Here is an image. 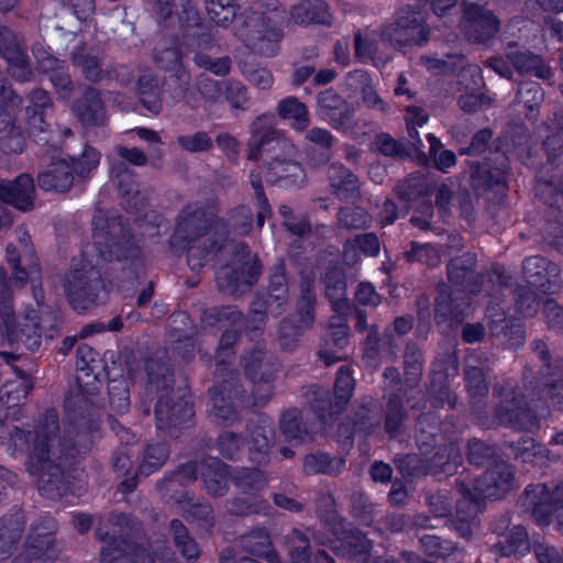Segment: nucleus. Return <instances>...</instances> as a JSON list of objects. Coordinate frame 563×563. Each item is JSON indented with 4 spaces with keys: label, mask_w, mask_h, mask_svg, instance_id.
<instances>
[{
    "label": "nucleus",
    "mask_w": 563,
    "mask_h": 563,
    "mask_svg": "<svg viewBox=\"0 0 563 563\" xmlns=\"http://www.w3.org/2000/svg\"><path fill=\"white\" fill-rule=\"evenodd\" d=\"M527 504L532 507V514L539 525L550 522V511L563 510V483L551 490L547 485H538L526 493Z\"/></svg>",
    "instance_id": "obj_9"
},
{
    "label": "nucleus",
    "mask_w": 563,
    "mask_h": 563,
    "mask_svg": "<svg viewBox=\"0 0 563 563\" xmlns=\"http://www.w3.org/2000/svg\"><path fill=\"white\" fill-rule=\"evenodd\" d=\"M410 261H418L428 266H435L440 263V255L438 250L429 244H412L411 251L408 254Z\"/></svg>",
    "instance_id": "obj_39"
},
{
    "label": "nucleus",
    "mask_w": 563,
    "mask_h": 563,
    "mask_svg": "<svg viewBox=\"0 0 563 563\" xmlns=\"http://www.w3.org/2000/svg\"><path fill=\"white\" fill-rule=\"evenodd\" d=\"M31 103L32 106L26 109L30 114L29 133L45 132L43 115L45 109L51 104L49 97L44 90H35L31 96Z\"/></svg>",
    "instance_id": "obj_23"
},
{
    "label": "nucleus",
    "mask_w": 563,
    "mask_h": 563,
    "mask_svg": "<svg viewBox=\"0 0 563 563\" xmlns=\"http://www.w3.org/2000/svg\"><path fill=\"white\" fill-rule=\"evenodd\" d=\"M194 416L192 408L187 400H179L170 406L167 399L161 398L156 405V423L158 429L178 426Z\"/></svg>",
    "instance_id": "obj_16"
},
{
    "label": "nucleus",
    "mask_w": 563,
    "mask_h": 563,
    "mask_svg": "<svg viewBox=\"0 0 563 563\" xmlns=\"http://www.w3.org/2000/svg\"><path fill=\"white\" fill-rule=\"evenodd\" d=\"M371 548V542L363 533L354 532V560L365 561Z\"/></svg>",
    "instance_id": "obj_58"
},
{
    "label": "nucleus",
    "mask_w": 563,
    "mask_h": 563,
    "mask_svg": "<svg viewBox=\"0 0 563 563\" xmlns=\"http://www.w3.org/2000/svg\"><path fill=\"white\" fill-rule=\"evenodd\" d=\"M354 51L360 58L364 60L371 59L375 65H378V60L374 56L376 40L373 34L356 37L354 41Z\"/></svg>",
    "instance_id": "obj_41"
},
{
    "label": "nucleus",
    "mask_w": 563,
    "mask_h": 563,
    "mask_svg": "<svg viewBox=\"0 0 563 563\" xmlns=\"http://www.w3.org/2000/svg\"><path fill=\"white\" fill-rule=\"evenodd\" d=\"M41 67L44 71L57 70L56 74L51 76V81L57 90L62 91L68 88L70 81L66 73L59 65V62L54 57H48L41 62Z\"/></svg>",
    "instance_id": "obj_40"
},
{
    "label": "nucleus",
    "mask_w": 563,
    "mask_h": 563,
    "mask_svg": "<svg viewBox=\"0 0 563 563\" xmlns=\"http://www.w3.org/2000/svg\"><path fill=\"white\" fill-rule=\"evenodd\" d=\"M318 104L328 115H335V112L342 114L346 109V103L342 98L332 89L321 92L318 97Z\"/></svg>",
    "instance_id": "obj_38"
},
{
    "label": "nucleus",
    "mask_w": 563,
    "mask_h": 563,
    "mask_svg": "<svg viewBox=\"0 0 563 563\" xmlns=\"http://www.w3.org/2000/svg\"><path fill=\"white\" fill-rule=\"evenodd\" d=\"M209 467H213L214 472L205 474V483L209 493L213 495H222L227 489L228 484V470L219 461L211 459L208 464Z\"/></svg>",
    "instance_id": "obj_28"
},
{
    "label": "nucleus",
    "mask_w": 563,
    "mask_h": 563,
    "mask_svg": "<svg viewBox=\"0 0 563 563\" xmlns=\"http://www.w3.org/2000/svg\"><path fill=\"white\" fill-rule=\"evenodd\" d=\"M178 142L183 148L190 152L205 151L211 144L210 137L203 132H197L191 136H180Z\"/></svg>",
    "instance_id": "obj_47"
},
{
    "label": "nucleus",
    "mask_w": 563,
    "mask_h": 563,
    "mask_svg": "<svg viewBox=\"0 0 563 563\" xmlns=\"http://www.w3.org/2000/svg\"><path fill=\"white\" fill-rule=\"evenodd\" d=\"M225 98L230 100V102L234 107H240L242 102L245 101V89L240 84L232 85L227 89Z\"/></svg>",
    "instance_id": "obj_60"
},
{
    "label": "nucleus",
    "mask_w": 563,
    "mask_h": 563,
    "mask_svg": "<svg viewBox=\"0 0 563 563\" xmlns=\"http://www.w3.org/2000/svg\"><path fill=\"white\" fill-rule=\"evenodd\" d=\"M87 101L89 104L81 109L78 107L76 109V113L78 118L85 124L96 123L102 117V107L98 95L95 91H90L87 93Z\"/></svg>",
    "instance_id": "obj_37"
},
{
    "label": "nucleus",
    "mask_w": 563,
    "mask_h": 563,
    "mask_svg": "<svg viewBox=\"0 0 563 563\" xmlns=\"http://www.w3.org/2000/svg\"><path fill=\"white\" fill-rule=\"evenodd\" d=\"M57 413L48 410L43 421L31 429H21L13 426L9 418L0 422L1 444L7 446L9 454L27 455V470L31 475L38 477V489L48 498L63 495V474L59 465L52 463V456H56L59 448L55 446L57 431Z\"/></svg>",
    "instance_id": "obj_1"
},
{
    "label": "nucleus",
    "mask_w": 563,
    "mask_h": 563,
    "mask_svg": "<svg viewBox=\"0 0 563 563\" xmlns=\"http://www.w3.org/2000/svg\"><path fill=\"white\" fill-rule=\"evenodd\" d=\"M331 187L340 198H349L351 175L342 164H332L329 168Z\"/></svg>",
    "instance_id": "obj_29"
},
{
    "label": "nucleus",
    "mask_w": 563,
    "mask_h": 563,
    "mask_svg": "<svg viewBox=\"0 0 563 563\" xmlns=\"http://www.w3.org/2000/svg\"><path fill=\"white\" fill-rule=\"evenodd\" d=\"M34 192V181L30 175H20L14 181L0 180V200L16 209H30Z\"/></svg>",
    "instance_id": "obj_12"
},
{
    "label": "nucleus",
    "mask_w": 563,
    "mask_h": 563,
    "mask_svg": "<svg viewBox=\"0 0 563 563\" xmlns=\"http://www.w3.org/2000/svg\"><path fill=\"white\" fill-rule=\"evenodd\" d=\"M330 19L328 4L321 0H302L290 9V20L296 24H325Z\"/></svg>",
    "instance_id": "obj_15"
},
{
    "label": "nucleus",
    "mask_w": 563,
    "mask_h": 563,
    "mask_svg": "<svg viewBox=\"0 0 563 563\" xmlns=\"http://www.w3.org/2000/svg\"><path fill=\"white\" fill-rule=\"evenodd\" d=\"M109 402L117 412H122L129 407V391L124 380H111L109 384Z\"/></svg>",
    "instance_id": "obj_36"
},
{
    "label": "nucleus",
    "mask_w": 563,
    "mask_h": 563,
    "mask_svg": "<svg viewBox=\"0 0 563 563\" xmlns=\"http://www.w3.org/2000/svg\"><path fill=\"white\" fill-rule=\"evenodd\" d=\"M251 184L261 203L260 211L257 214V225L262 227L264 224L265 218L269 214V208L266 199L263 197L262 180L258 174H255L254 172L251 173Z\"/></svg>",
    "instance_id": "obj_49"
},
{
    "label": "nucleus",
    "mask_w": 563,
    "mask_h": 563,
    "mask_svg": "<svg viewBox=\"0 0 563 563\" xmlns=\"http://www.w3.org/2000/svg\"><path fill=\"white\" fill-rule=\"evenodd\" d=\"M306 139L322 146L330 145V134L323 129L314 128L308 131Z\"/></svg>",
    "instance_id": "obj_61"
},
{
    "label": "nucleus",
    "mask_w": 563,
    "mask_h": 563,
    "mask_svg": "<svg viewBox=\"0 0 563 563\" xmlns=\"http://www.w3.org/2000/svg\"><path fill=\"white\" fill-rule=\"evenodd\" d=\"M7 258L10 265L12 266L13 278L16 282L24 283L30 275L38 273V264L31 260L30 262V272H25L24 268L19 266V258L15 256V249L9 246L7 249Z\"/></svg>",
    "instance_id": "obj_44"
},
{
    "label": "nucleus",
    "mask_w": 563,
    "mask_h": 563,
    "mask_svg": "<svg viewBox=\"0 0 563 563\" xmlns=\"http://www.w3.org/2000/svg\"><path fill=\"white\" fill-rule=\"evenodd\" d=\"M541 97L542 93L536 84L522 86L519 90L520 101L530 109L541 100Z\"/></svg>",
    "instance_id": "obj_54"
},
{
    "label": "nucleus",
    "mask_w": 563,
    "mask_h": 563,
    "mask_svg": "<svg viewBox=\"0 0 563 563\" xmlns=\"http://www.w3.org/2000/svg\"><path fill=\"white\" fill-rule=\"evenodd\" d=\"M361 250L364 254L374 256L379 251V242L375 234L366 233L357 235L354 239V247Z\"/></svg>",
    "instance_id": "obj_50"
},
{
    "label": "nucleus",
    "mask_w": 563,
    "mask_h": 563,
    "mask_svg": "<svg viewBox=\"0 0 563 563\" xmlns=\"http://www.w3.org/2000/svg\"><path fill=\"white\" fill-rule=\"evenodd\" d=\"M212 223V213L197 206H188L178 217L174 243L178 240H185L198 235L202 230L210 231Z\"/></svg>",
    "instance_id": "obj_13"
},
{
    "label": "nucleus",
    "mask_w": 563,
    "mask_h": 563,
    "mask_svg": "<svg viewBox=\"0 0 563 563\" xmlns=\"http://www.w3.org/2000/svg\"><path fill=\"white\" fill-rule=\"evenodd\" d=\"M22 528L23 517L19 511L0 520V561L11 554L20 539Z\"/></svg>",
    "instance_id": "obj_18"
},
{
    "label": "nucleus",
    "mask_w": 563,
    "mask_h": 563,
    "mask_svg": "<svg viewBox=\"0 0 563 563\" xmlns=\"http://www.w3.org/2000/svg\"><path fill=\"white\" fill-rule=\"evenodd\" d=\"M352 396V373L349 365L340 367L335 385L334 398L332 404V415L339 416L349 406Z\"/></svg>",
    "instance_id": "obj_20"
},
{
    "label": "nucleus",
    "mask_w": 563,
    "mask_h": 563,
    "mask_svg": "<svg viewBox=\"0 0 563 563\" xmlns=\"http://www.w3.org/2000/svg\"><path fill=\"white\" fill-rule=\"evenodd\" d=\"M325 294L332 303L335 316L330 325V340L321 349V360L331 365L344 357L343 349L350 343L346 314L350 303L346 299V282L341 271H333L327 275Z\"/></svg>",
    "instance_id": "obj_4"
},
{
    "label": "nucleus",
    "mask_w": 563,
    "mask_h": 563,
    "mask_svg": "<svg viewBox=\"0 0 563 563\" xmlns=\"http://www.w3.org/2000/svg\"><path fill=\"white\" fill-rule=\"evenodd\" d=\"M219 449L228 457H232L239 450V440L231 433H225L219 439Z\"/></svg>",
    "instance_id": "obj_57"
},
{
    "label": "nucleus",
    "mask_w": 563,
    "mask_h": 563,
    "mask_svg": "<svg viewBox=\"0 0 563 563\" xmlns=\"http://www.w3.org/2000/svg\"><path fill=\"white\" fill-rule=\"evenodd\" d=\"M429 30L421 14L401 10L396 21L387 26L382 37L390 44L404 48L409 44L421 45L428 40Z\"/></svg>",
    "instance_id": "obj_7"
},
{
    "label": "nucleus",
    "mask_w": 563,
    "mask_h": 563,
    "mask_svg": "<svg viewBox=\"0 0 563 563\" xmlns=\"http://www.w3.org/2000/svg\"><path fill=\"white\" fill-rule=\"evenodd\" d=\"M298 540V545L295 547L296 553H291L290 563H310L307 554V540L303 539L298 532H295Z\"/></svg>",
    "instance_id": "obj_59"
},
{
    "label": "nucleus",
    "mask_w": 563,
    "mask_h": 563,
    "mask_svg": "<svg viewBox=\"0 0 563 563\" xmlns=\"http://www.w3.org/2000/svg\"><path fill=\"white\" fill-rule=\"evenodd\" d=\"M492 137V133L488 130L479 131L472 141L471 144V153L477 154L481 153L485 145L488 143V141Z\"/></svg>",
    "instance_id": "obj_63"
},
{
    "label": "nucleus",
    "mask_w": 563,
    "mask_h": 563,
    "mask_svg": "<svg viewBox=\"0 0 563 563\" xmlns=\"http://www.w3.org/2000/svg\"><path fill=\"white\" fill-rule=\"evenodd\" d=\"M98 353L88 345H79L77 349V382L82 393H93L97 390L98 374Z\"/></svg>",
    "instance_id": "obj_14"
},
{
    "label": "nucleus",
    "mask_w": 563,
    "mask_h": 563,
    "mask_svg": "<svg viewBox=\"0 0 563 563\" xmlns=\"http://www.w3.org/2000/svg\"><path fill=\"white\" fill-rule=\"evenodd\" d=\"M467 388L474 395H482L487 391V384L479 368L471 367L465 371Z\"/></svg>",
    "instance_id": "obj_48"
},
{
    "label": "nucleus",
    "mask_w": 563,
    "mask_h": 563,
    "mask_svg": "<svg viewBox=\"0 0 563 563\" xmlns=\"http://www.w3.org/2000/svg\"><path fill=\"white\" fill-rule=\"evenodd\" d=\"M391 476V468L383 462H376L372 467V477L376 482H386Z\"/></svg>",
    "instance_id": "obj_62"
},
{
    "label": "nucleus",
    "mask_w": 563,
    "mask_h": 563,
    "mask_svg": "<svg viewBox=\"0 0 563 563\" xmlns=\"http://www.w3.org/2000/svg\"><path fill=\"white\" fill-rule=\"evenodd\" d=\"M55 529L56 525L51 518H44L33 527L25 547L29 560H38L45 563L53 558L52 536Z\"/></svg>",
    "instance_id": "obj_11"
},
{
    "label": "nucleus",
    "mask_w": 563,
    "mask_h": 563,
    "mask_svg": "<svg viewBox=\"0 0 563 563\" xmlns=\"http://www.w3.org/2000/svg\"><path fill=\"white\" fill-rule=\"evenodd\" d=\"M514 487L510 466L504 462L495 464L473 485V490L463 487L462 498L456 505V516L462 522H471L482 511L486 498H499Z\"/></svg>",
    "instance_id": "obj_5"
},
{
    "label": "nucleus",
    "mask_w": 563,
    "mask_h": 563,
    "mask_svg": "<svg viewBox=\"0 0 563 563\" xmlns=\"http://www.w3.org/2000/svg\"><path fill=\"white\" fill-rule=\"evenodd\" d=\"M428 121L427 113L418 107H409L407 109L406 122L408 129V135L410 142L415 147L422 145V141L419 137L417 126H422Z\"/></svg>",
    "instance_id": "obj_35"
},
{
    "label": "nucleus",
    "mask_w": 563,
    "mask_h": 563,
    "mask_svg": "<svg viewBox=\"0 0 563 563\" xmlns=\"http://www.w3.org/2000/svg\"><path fill=\"white\" fill-rule=\"evenodd\" d=\"M37 319V312L34 310L32 314L16 317L8 301H0V346L8 344L16 351L22 347L31 352L36 351L42 338Z\"/></svg>",
    "instance_id": "obj_6"
},
{
    "label": "nucleus",
    "mask_w": 563,
    "mask_h": 563,
    "mask_svg": "<svg viewBox=\"0 0 563 563\" xmlns=\"http://www.w3.org/2000/svg\"><path fill=\"white\" fill-rule=\"evenodd\" d=\"M461 58L459 56H448V59H437L432 57H428L424 59L426 66L429 70L434 73H446L452 70L456 65L457 60Z\"/></svg>",
    "instance_id": "obj_53"
},
{
    "label": "nucleus",
    "mask_w": 563,
    "mask_h": 563,
    "mask_svg": "<svg viewBox=\"0 0 563 563\" xmlns=\"http://www.w3.org/2000/svg\"><path fill=\"white\" fill-rule=\"evenodd\" d=\"M529 549L528 533L521 526H516L511 529L507 537L506 544L503 547V552L506 555L522 554Z\"/></svg>",
    "instance_id": "obj_32"
},
{
    "label": "nucleus",
    "mask_w": 563,
    "mask_h": 563,
    "mask_svg": "<svg viewBox=\"0 0 563 563\" xmlns=\"http://www.w3.org/2000/svg\"><path fill=\"white\" fill-rule=\"evenodd\" d=\"M71 184L70 166L66 162H57L38 175V186L44 190L66 191Z\"/></svg>",
    "instance_id": "obj_17"
},
{
    "label": "nucleus",
    "mask_w": 563,
    "mask_h": 563,
    "mask_svg": "<svg viewBox=\"0 0 563 563\" xmlns=\"http://www.w3.org/2000/svg\"><path fill=\"white\" fill-rule=\"evenodd\" d=\"M100 162V154L92 147H86L80 157L74 158L70 169L84 177L96 169Z\"/></svg>",
    "instance_id": "obj_34"
},
{
    "label": "nucleus",
    "mask_w": 563,
    "mask_h": 563,
    "mask_svg": "<svg viewBox=\"0 0 563 563\" xmlns=\"http://www.w3.org/2000/svg\"><path fill=\"white\" fill-rule=\"evenodd\" d=\"M102 563H154V558L145 549L125 544L124 548H106L101 553Z\"/></svg>",
    "instance_id": "obj_19"
},
{
    "label": "nucleus",
    "mask_w": 563,
    "mask_h": 563,
    "mask_svg": "<svg viewBox=\"0 0 563 563\" xmlns=\"http://www.w3.org/2000/svg\"><path fill=\"white\" fill-rule=\"evenodd\" d=\"M168 451L164 444L150 445L146 449L143 463L140 466L141 474L148 475L167 460Z\"/></svg>",
    "instance_id": "obj_31"
},
{
    "label": "nucleus",
    "mask_w": 563,
    "mask_h": 563,
    "mask_svg": "<svg viewBox=\"0 0 563 563\" xmlns=\"http://www.w3.org/2000/svg\"><path fill=\"white\" fill-rule=\"evenodd\" d=\"M280 428L287 438L305 441V438L300 435L299 412L297 410H289L283 415Z\"/></svg>",
    "instance_id": "obj_45"
},
{
    "label": "nucleus",
    "mask_w": 563,
    "mask_h": 563,
    "mask_svg": "<svg viewBox=\"0 0 563 563\" xmlns=\"http://www.w3.org/2000/svg\"><path fill=\"white\" fill-rule=\"evenodd\" d=\"M498 25L492 12L471 0L465 1L462 27L466 36L477 42H485L498 31Z\"/></svg>",
    "instance_id": "obj_8"
},
{
    "label": "nucleus",
    "mask_w": 563,
    "mask_h": 563,
    "mask_svg": "<svg viewBox=\"0 0 563 563\" xmlns=\"http://www.w3.org/2000/svg\"><path fill=\"white\" fill-rule=\"evenodd\" d=\"M170 529L174 533L176 545L179 548L183 555L187 559L197 558L199 554L197 544L188 537L184 525L178 520H173L170 522Z\"/></svg>",
    "instance_id": "obj_30"
},
{
    "label": "nucleus",
    "mask_w": 563,
    "mask_h": 563,
    "mask_svg": "<svg viewBox=\"0 0 563 563\" xmlns=\"http://www.w3.org/2000/svg\"><path fill=\"white\" fill-rule=\"evenodd\" d=\"M427 139L430 144V154L433 157L437 167L442 172H446L455 164V154L452 151L442 150L441 142L434 135L428 134Z\"/></svg>",
    "instance_id": "obj_33"
},
{
    "label": "nucleus",
    "mask_w": 563,
    "mask_h": 563,
    "mask_svg": "<svg viewBox=\"0 0 563 563\" xmlns=\"http://www.w3.org/2000/svg\"><path fill=\"white\" fill-rule=\"evenodd\" d=\"M250 159H261L265 168L267 183L283 187H299L305 183L306 174L297 162L298 150L287 137L274 129V117L263 114L251 126Z\"/></svg>",
    "instance_id": "obj_2"
},
{
    "label": "nucleus",
    "mask_w": 563,
    "mask_h": 563,
    "mask_svg": "<svg viewBox=\"0 0 563 563\" xmlns=\"http://www.w3.org/2000/svg\"><path fill=\"white\" fill-rule=\"evenodd\" d=\"M355 299L362 305L376 306L379 302V296L374 287L367 283H361L354 295Z\"/></svg>",
    "instance_id": "obj_52"
},
{
    "label": "nucleus",
    "mask_w": 563,
    "mask_h": 563,
    "mask_svg": "<svg viewBox=\"0 0 563 563\" xmlns=\"http://www.w3.org/2000/svg\"><path fill=\"white\" fill-rule=\"evenodd\" d=\"M375 145L378 151L387 156H395L400 152L397 142L386 134L377 136Z\"/></svg>",
    "instance_id": "obj_55"
},
{
    "label": "nucleus",
    "mask_w": 563,
    "mask_h": 563,
    "mask_svg": "<svg viewBox=\"0 0 563 563\" xmlns=\"http://www.w3.org/2000/svg\"><path fill=\"white\" fill-rule=\"evenodd\" d=\"M257 33V36L249 40L251 48L263 55H273L276 52L277 44L282 37L280 30L265 26Z\"/></svg>",
    "instance_id": "obj_24"
},
{
    "label": "nucleus",
    "mask_w": 563,
    "mask_h": 563,
    "mask_svg": "<svg viewBox=\"0 0 563 563\" xmlns=\"http://www.w3.org/2000/svg\"><path fill=\"white\" fill-rule=\"evenodd\" d=\"M93 240L91 246H87L84 251L85 256H90L88 264L81 269H71L66 277L65 289L69 301L74 309L84 311L97 302L92 295L93 286L88 283V273L91 272L93 263L99 264L100 261L110 262L113 258L121 260L128 257L126 252L135 254L137 251L126 247L125 244L113 239V232L117 229L114 221L109 223L104 219L101 211L93 216Z\"/></svg>",
    "instance_id": "obj_3"
},
{
    "label": "nucleus",
    "mask_w": 563,
    "mask_h": 563,
    "mask_svg": "<svg viewBox=\"0 0 563 563\" xmlns=\"http://www.w3.org/2000/svg\"><path fill=\"white\" fill-rule=\"evenodd\" d=\"M200 89L201 93L210 99H218L222 95L221 86L214 80H206Z\"/></svg>",
    "instance_id": "obj_64"
},
{
    "label": "nucleus",
    "mask_w": 563,
    "mask_h": 563,
    "mask_svg": "<svg viewBox=\"0 0 563 563\" xmlns=\"http://www.w3.org/2000/svg\"><path fill=\"white\" fill-rule=\"evenodd\" d=\"M420 542L426 554L435 559V562L430 563H438L440 559L446 563L455 562V559L452 556L457 555V551L451 541L441 540L437 536H424L420 539Z\"/></svg>",
    "instance_id": "obj_22"
},
{
    "label": "nucleus",
    "mask_w": 563,
    "mask_h": 563,
    "mask_svg": "<svg viewBox=\"0 0 563 563\" xmlns=\"http://www.w3.org/2000/svg\"><path fill=\"white\" fill-rule=\"evenodd\" d=\"M523 273L531 286L545 292L559 286V267L543 257H528L523 263Z\"/></svg>",
    "instance_id": "obj_10"
},
{
    "label": "nucleus",
    "mask_w": 563,
    "mask_h": 563,
    "mask_svg": "<svg viewBox=\"0 0 563 563\" xmlns=\"http://www.w3.org/2000/svg\"><path fill=\"white\" fill-rule=\"evenodd\" d=\"M278 114L291 122V126L297 131H303L309 123L307 108L296 98L289 97L278 104Z\"/></svg>",
    "instance_id": "obj_21"
},
{
    "label": "nucleus",
    "mask_w": 563,
    "mask_h": 563,
    "mask_svg": "<svg viewBox=\"0 0 563 563\" xmlns=\"http://www.w3.org/2000/svg\"><path fill=\"white\" fill-rule=\"evenodd\" d=\"M244 73L250 82L261 89H267L273 84L272 74L265 68L245 69Z\"/></svg>",
    "instance_id": "obj_51"
},
{
    "label": "nucleus",
    "mask_w": 563,
    "mask_h": 563,
    "mask_svg": "<svg viewBox=\"0 0 563 563\" xmlns=\"http://www.w3.org/2000/svg\"><path fill=\"white\" fill-rule=\"evenodd\" d=\"M10 71L16 80L24 81L29 79L31 71L21 53L16 52L15 62L11 65Z\"/></svg>",
    "instance_id": "obj_56"
},
{
    "label": "nucleus",
    "mask_w": 563,
    "mask_h": 563,
    "mask_svg": "<svg viewBox=\"0 0 563 563\" xmlns=\"http://www.w3.org/2000/svg\"><path fill=\"white\" fill-rule=\"evenodd\" d=\"M272 433L271 428L260 427L252 433V440L250 444V450L255 451L261 456L255 459L258 463L264 460L265 454L269 448V439L268 435Z\"/></svg>",
    "instance_id": "obj_42"
},
{
    "label": "nucleus",
    "mask_w": 563,
    "mask_h": 563,
    "mask_svg": "<svg viewBox=\"0 0 563 563\" xmlns=\"http://www.w3.org/2000/svg\"><path fill=\"white\" fill-rule=\"evenodd\" d=\"M244 545L251 553L262 559H265L269 563H279L277 554L271 547L268 536L258 531L247 536L244 540Z\"/></svg>",
    "instance_id": "obj_25"
},
{
    "label": "nucleus",
    "mask_w": 563,
    "mask_h": 563,
    "mask_svg": "<svg viewBox=\"0 0 563 563\" xmlns=\"http://www.w3.org/2000/svg\"><path fill=\"white\" fill-rule=\"evenodd\" d=\"M512 64L520 73H531L543 79L551 76V69L536 55L520 53L512 57Z\"/></svg>",
    "instance_id": "obj_26"
},
{
    "label": "nucleus",
    "mask_w": 563,
    "mask_h": 563,
    "mask_svg": "<svg viewBox=\"0 0 563 563\" xmlns=\"http://www.w3.org/2000/svg\"><path fill=\"white\" fill-rule=\"evenodd\" d=\"M195 60L199 67L206 68L218 76L228 74L230 69V59L228 57L211 59L207 55L198 54Z\"/></svg>",
    "instance_id": "obj_43"
},
{
    "label": "nucleus",
    "mask_w": 563,
    "mask_h": 563,
    "mask_svg": "<svg viewBox=\"0 0 563 563\" xmlns=\"http://www.w3.org/2000/svg\"><path fill=\"white\" fill-rule=\"evenodd\" d=\"M285 275L280 271L272 276L271 279V291H269V301H268V310L273 311V306L276 302L277 306L282 305V300H284L286 294L285 287Z\"/></svg>",
    "instance_id": "obj_46"
},
{
    "label": "nucleus",
    "mask_w": 563,
    "mask_h": 563,
    "mask_svg": "<svg viewBox=\"0 0 563 563\" xmlns=\"http://www.w3.org/2000/svg\"><path fill=\"white\" fill-rule=\"evenodd\" d=\"M207 12L210 19L221 26L228 25L235 16L232 0H207Z\"/></svg>",
    "instance_id": "obj_27"
}]
</instances>
